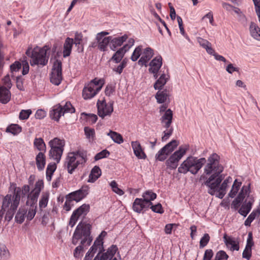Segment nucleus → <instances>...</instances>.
Returning a JSON list of instances; mask_svg holds the SVG:
<instances>
[{
  "instance_id": "f257e3e1",
  "label": "nucleus",
  "mask_w": 260,
  "mask_h": 260,
  "mask_svg": "<svg viewBox=\"0 0 260 260\" xmlns=\"http://www.w3.org/2000/svg\"><path fill=\"white\" fill-rule=\"evenodd\" d=\"M220 156L216 153H212L208 158V162L204 168V173L210 177L204 182L209 188L208 192L213 196L219 188L220 184L224 178L220 174L223 170V166L219 164Z\"/></svg>"
},
{
  "instance_id": "f03ea898",
  "label": "nucleus",
  "mask_w": 260,
  "mask_h": 260,
  "mask_svg": "<svg viewBox=\"0 0 260 260\" xmlns=\"http://www.w3.org/2000/svg\"><path fill=\"white\" fill-rule=\"evenodd\" d=\"M20 190L16 191L13 198L11 194H7L3 199L2 209L0 210V221L7 210L6 218L9 221L11 220L16 212V211L19 205V193Z\"/></svg>"
},
{
  "instance_id": "7ed1b4c3",
  "label": "nucleus",
  "mask_w": 260,
  "mask_h": 260,
  "mask_svg": "<svg viewBox=\"0 0 260 260\" xmlns=\"http://www.w3.org/2000/svg\"><path fill=\"white\" fill-rule=\"evenodd\" d=\"M204 157L198 158L192 156H188L178 168V171L180 173L186 174L188 172L193 175L198 173L199 171L206 162Z\"/></svg>"
},
{
  "instance_id": "20e7f679",
  "label": "nucleus",
  "mask_w": 260,
  "mask_h": 260,
  "mask_svg": "<svg viewBox=\"0 0 260 260\" xmlns=\"http://www.w3.org/2000/svg\"><path fill=\"white\" fill-rule=\"evenodd\" d=\"M49 50H50V47L47 45L41 48H35L31 51V48L28 49L26 51V54L31 57V60L30 62L31 66H44L46 65L49 59V56L47 55V52Z\"/></svg>"
},
{
  "instance_id": "39448f33",
  "label": "nucleus",
  "mask_w": 260,
  "mask_h": 260,
  "mask_svg": "<svg viewBox=\"0 0 260 260\" xmlns=\"http://www.w3.org/2000/svg\"><path fill=\"white\" fill-rule=\"evenodd\" d=\"M49 146L51 148L49 151V156L56 161H60L65 146V141L58 138H54L49 142Z\"/></svg>"
},
{
  "instance_id": "423d86ee",
  "label": "nucleus",
  "mask_w": 260,
  "mask_h": 260,
  "mask_svg": "<svg viewBox=\"0 0 260 260\" xmlns=\"http://www.w3.org/2000/svg\"><path fill=\"white\" fill-rule=\"evenodd\" d=\"M173 111L170 109H168L160 118L162 125L167 129H168L167 131L164 132V135L161 138L162 141L168 139L173 132V128L171 127L173 120Z\"/></svg>"
},
{
  "instance_id": "0eeeda50",
  "label": "nucleus",
  "mask_w": 260,
  "mask_h": 260,
  "mask_svg": "<svg viewBox=\"0 0 260 260\" xmlns=\"http://www.w3.org/2000/svg\"><path fill=\"white\" fill-rule=\"evenodd\" d=\"M188 149V146H180L179 149L167 160L166 164L167 168L171 169H175L178 165L179 160L185 154Z\"/></svg>"
},
{
  "instance_id": "6e6552de",
  "label": "nucleus",
  "mask_w": 260,
  "mask_h": 260,
  "mask_svg": "<svg viewBox=\"0 0 260 260\" xmlns=\"http://www.w3.org/2000/svg\"><path fill=\"white\" fill-rule=\"evenodd\" d=\"M50 82L55 85H58L62 80V62L59 59H56L52 69L50 77Z\"/></svg>"
},
{
  "instance_id": "1a4fd4ad",
  "label": "nucleus",
  "mask_w": 260,
  "mask_h": 260,
  "mask_svg": "<svg viewBox=\"0 0 260 260\" xmlns=\"http://www.w3.org/2000/svg\"><path fill=\"white\" fill-rule=\"evenodd\" d=\"M96 106L98 114L103 119L106 116H111L113 111V102L106 103L105 101L98 100Z\"/></svg>"
},
{
  "instance_id": "9d476101",
  "label": "nucleus",
  "mask_w": 260,
  "mask_h": 260,
  "mask_svg": "<svg viewBox=\"0 0 260 260\" xmlns=\"http://www.w3.org/2000/svg\"><path fill=\"white\" fill-rule=\"evenodd\" d=\"M178 145V143L176 140L171 141L159 150L155 155L156 159L159 161L165 160Z\"/></svg>"
},
{
  "instance_id": "9b49d317",
  "label": "nucleus",
  "mask_w": 260,
  "mask_h": 260,
  "mask_svg": "<svg viewBox=\"0 0 260 260\" xmlns=\"http://www.w3.org/2000/svg\"><path fill=\"white\" fill-rule=\"evenodd\" d=\"M90 206L88 204H84L77 209H76L72 213L69 221V225L73 227L79 218L83 216L84 217L89 212Z\"/></svg>"
},
{
  "instance_id": "f8f14e48",
  "label": "nucleus",
  "mask_w": 260,
  "mask_h": 260,
  "mask_svg": "<svg viewBox=\"0 0 260 260\" xmlns=\"http://www.w3.org/2000/svg\"><path fill=\"white\" fill-rule=\"evenodd\" d=\"M89 189V188L87 185H84L79 190L68 194L66 196V198L70 201H75L78 202L88 194Z\"/></svg>"
},
{
  "instance_id": "ddd939ff",
  "label": "nucleus",
  "mask_w": 260,
  "mask_h": 260,
  "mask_svg": "<svg viewBox=\"0 0 260 260\" xmlns=\"http://www.w3.org/2000/svg\"><path fill=\"white\" fill-rule=\"evenodd\" d=\"M102 84L98 87H93L92 83L86 84L82 90V96L84 100H89L93 98L102 89Z\"/></svg>"
},
{
  "instance_id": "4468645a",
  "label": "nucleus",
  "mask_w": 260,
  "mask_h": 260,
  "mask_svg": "<svg viewBox=\"0 0 260 260\" xmlns=\"http://www.w3.org/2000/svg\"><path fill=\"white\" fill-rule=\"evenodd\" d=\"M76 157L69 153L66 158L64 166L67 168L69 174H72L79 165L81 164L80 160H76Z\"/></svg>"
},
{
  "instance_id": "2eb2a0df",
  "label": "nucleus",
  "mask_w": 260,
  "mask_h": 260,
  "mask_svg": "<svg viewBox=\"0 0 260 260\" xmlns=\"http://www.w3.org/2000/svg\"><path fill=\"white\" fill-rule=\"evenodd\" d=\"M82 225V234H84L85 232H88L89 231V234L88 235H83V239L81 240L80 244L81 245H84L86 243V245L89 246L91 244V242L93 240L92 236H90L91 234V225L89 223H87L85 222H83L81 221Z\"/></svg>"
},
{
  "instance_id": "dca6fc26",
  "label": "nucleus",
  "mask_w": 260,
  "mask_h": 260,
  "mask_svg": "<svg viewBox=\"0 0 260 260\" xmlns=\"http://www.w3.org/2000/svg\"><path fill=\"white\" fill-rule=\"evenodd\" d=\"M82 225V234H84L85 232H88L89 231V234L88 235H83V239L81 240L80 244L81 245H84L86 243V245L89 246L91 244V242L93 240L92 236H90L91 234V225L89 223H87L85 222H83L81 221Z\"/></svg>"
},
{
  "instance_id": "f3484780",
  "label": "nucleus",
  "mask_w": 260,
  "mask_h": 260,
  "mask_svg": "<svg viewBox=\"0 0 260 260\" xmlns=\"http://www.w3.org/2000/svg\"><path fill=\"white\" fill-rule=\"evenodd\" d=\"M150 206L141 198H136L133 204V209L137 213H144L149 208Z\"/></svg>"
},
{
  "instance_id": "a211bd4d",
  "label": "nucleus",
  "mask_w": 260,
  "mask_h": 260,
  "mask_svg": "<svg viewBox=\"0 0 260 260\" xmlns=\"http://www.w3.org/2000/svg\"><path fill=\"white\" fill-rule=\"evenodd\" d=\"M154 55L153 50L150 47L144 49L142 53V56L139 60L138 63L139 65L146 66V63Z\"/></svg>"
},
{
  "instance_id": "6ab92c4d",
  "label": "nucleus",
  "mask_w": 260,
  "mask_h": 260,
  "mask_svg": "<svg viewBox=\"0 0 260 260\" xmlns=\"http://www.w3.org/2000/svg\"><path fill=\"white\" fill-rule=\"evenodd\" d=\"M118 249L116 245H112L107 251L100 256L101 260H117L116 257L113 258Z\"/></svg>"
},
{
  "instance_id": "aec40b11",
  "label": "nucleus",
  "mask_w": 260,
  "mask_h": 260,
  "mask_svg": "<svg viewBox=\"0 0 260 260\" xmlns=\"http://www.w3.org/2000/svg\"><path fill=\"white\" fill-rule=\"evenodd\" d=\"M128 37L126 35H124L121 37L113 38L110 40V48L113 51L119 46H121L124 42L126 41Z\"/></svg>"
},
{
  "instance_id": "412c9836",
  "label": "nucleus",
  "mask_w": 260,
  "mask_h": 260,
  "mask_svg": "<svg viewBox=\"0 0 260 260\" xmlns=\"http://www.w3.org/2000/svg\"><path fill=\"white\" fill-rule=\"evenodd\" d=\"M82 222H80L76 226L75 231L73 234L72 237V243L73 244L76 245L77 244L79 240L82 239L83 235H88L89 234V231L88 232H84V234H82V229H81Z\"/></svg>"
},
{
  "instance_id": "4be33fe9",
  "label": "nucleus",
  "mask_w": 260,
  "mask_h": 260,
  "mask_svg": "<svg viewBox=\"0 0 260 260\" xmlns=\"http://www.w3.org/2000/svg\"><path fill=\"white\" fill-rule=\"evenodd\" d=\"M162 59L160 55L154 57L149 63V72L155 73L156 71H159L162 66Z\"/></svg>"
},
{
  "instance_id": "5701e85b",
  "label": "nucleus",
  "mask_w": 260,
  "mask_h": 260,
  "mask_svg": "<svg viewBox=\"0 0 260 260\" xmlns=\"http://www.w3.org/2000/svg\"><path fill=\"white\" fill-rule=\"evenodd\" d=\"M131 145L134 154L138 158L145 159L146 158V155L143 151L141 145L138 141H132Z\"/></svg>"
},
{
  "instance_id": "b1692460",
  "label": "nucleus",
  "mask_w": 260,
  "mask_h": 260,
  "mask_svg": "<svg viewBox=\"0 0 260 260\" xmlns=\"http://www.w3.org/2000/svg\"><path fill=\"white\" fill-rule=\"evenodd\" d=\"M253 202V199H250L248 202L245 200L239 209L238 213L244 217H246L251 210Z\"/></svg>"
},
{
  "instance_id": "393cba45",
  "label": "nucleus",
  "mask_w": 260,
  "mask_h": 260,
  "mask_svg": "<svg viewBox=\"0 0 260 260\" xmlns=\"http://www.w3.org/2000/svg\"><path fill=\"white\" fill-rule=\"evenodd\" d=\"M160 77L156 81L154 84V88L155 89L160 90L166 84L167 81L169 80L170 76L168 75H166L165 73H161V71H160Z\"/></svg>"
},
{
  "instance_id": "a878e982",
  "label": "nucleus",
  "mask_w": 260,
  "mask_h": 260,
  "mask_svg": "<svg viewBox=\"0 0 260 260\" xmlns=\"http://www.w3.org/2000/svg\"><path fill=\"white\" fill-rule=\"evenodd\" d=\"M11 99V92L9 89L5 86L0 87V102L6 104L8 103Z\"/></svg>"
},
{
  "instance_id": "bb28decb",
  "label": "nucleus",
  "mask_w": 260,
  "mask_h": 260,
  "mask_svg": "<svg viewBox=\"0 0 260 260\" xmlns=\"http://www.w3.org/2000/svg\"><path fill=\"white\" fill-rule=\"evenodd\" d=\"M74 44L73 39L68 37L63 44V56L66 58L70 55L73 45Z\"/></svg>"
},
{
  "instance_id": "cd10ccee",
  "label": "nucleus",
  "mask_w": 260,
  "mask_h": 260,
  "mask_svg": "<svg viewBox=\"0 0 260 260\" xmlns=\"http://www.w3.org/2000/svg\"><path fill=\"white\" fill-rule=\"evenodd\" d=\"M63 114L64 113L62 111L61 105L59 104L54 106L53 108V109L50 111V115L51 118L56 121H58L59 118L62 115H63Z\"/></svg>"
},
{
  "instance_id": "c85d7f7f",
  "label": "nucleus",
  "mask_w": 260,
  "mask_h": 260,
  "mask_svg": "<svg viewBox=\"0 0 260 260\" xmlns=\"http://www.w3.org/2000/svg\"><path fill=\"white\" fill-rule=\"evenodd\" d=\"M102 175V171L100 167L95 166L91 170L89 175L88 182H94Z\"/></svg>"
},
{
  "instance_id": "c756f323",
  "label": "nucleus",
  "mask_w": 260,
  "mask_h": 260,
  "mask_svg": "<svg viewBox=\"0 0 260 260\" xmlns=\"http://www.w3.org/2000/svg\"><path fill=\"white\" fill-rule=\"evenodd\" d=\"M126 46H123L119 49L112 56L111 58V60L114 61L115 63H119L121 61L125 53L127 51V49H125Z\"/></svg>"
},
{
  "instance_id": "7c9ffc66",
  "label": "nucleus",
  "mask_w": 260,
  "mask_h": 260,
  "mask_svg": "<svg viewBox=\"0 0 260 260\" xmlns=\"http://www.w3.org/2000/svg\"><path fill=\"white\" fill-rule=\"evenodd\" d=\"M249 31L253 38L260 41V28L254 22H251Z\"/></svg>"
},
{
  "instance_id": "2f4dec72",
  "label": "nucleus",
  "mask_w": 260,
  "mask_h": 260,
  "mask_svg": "<svg viewBox=\"0 0 260 260\" xmlns=\"http://www.w3.org/2000/svg\"><path fill=\"white\" fill-rule=\"evenodd\" d=\"M39 195L38 193L31 191L27 196V201L26 202V205H29L31 207L37 208V203Z\"/></svg>"
},
{
  "instance_id": "473e14b6",
  "label": "nucleus",
  "mask_w": 260,
  "mask_h": 260,
  "mask_svg": "<svg viewBox=\"0 0 260 260\" xmlns=\"http://www.w3.org/2000/svg\"><path fill=\"white\" fill-rule=\"evenodd\" d=\"M27 211V210L24 206L19 208L15 217V219L16 222L22 223L24 221L25 217H26Z\"/></svg>"
},
{
  "instance_id": "72a5a7b5",
  "label": "nucleus",
  "mask_w": 260,
  "mask_h": 260,
  "mask_svg": "<svg viewBox=\"0 0 260 260\" xmlns=\"http://www.w3.org/2000/svg\"><path fill=\"white\" fill-rule=\"evenodd\" d=\"M157 195L155 193L153 192L152 190H148L145 191L143 194L142 197L141 198L142 200L144 201V202L148 203L149 205H152V201H153L156 198Z\"/></svg>"
},
{
  "instance_id": "f704fd0d",
  "label": "nucleus",
  "mask_w": 260,
  "mask_h": 260,
  "mask_svg": "<svg viewBox=\"0 0 260 260\" xmlns=\"http://www.w3.org/2000/svg\"><path fill=\"white\" fill-rule=\"evenodd\" d=\"M36 165L39 171H42L44 169L45 165L46 157L44 154L40 152L36 156Z\"/></svg>"
},
{
  "instance_id": "c9c22d12",
  "label": "nucleus",
  "mask_w": 260,
  "mask_h": 260,
  "mask_svg": "<svg viewBox=\"0 0 260 260\" xmlns=\"http://www.w3.org/2000/svg\"><path fill=\"white\" fill-rule=\"evenodd\" d=\"M197 41L201 46L206 49L208 53L211 54L214 52V49L211 47V44L208 41L201 37H198Z\"/></svg>"
},
{
  "instance_id": "e433bc0d",
  "label": "nucleus",
  "mask_w": 260,
  "mask_h": 260,
  "mask_svg": "<svg viewBox=\"0 0 260 260\" xmlns=\"http://www.w3.org/2000/svg\"><path fill=\"white\" fill-rule=\"evenodd\" d=\"M169 94L168 93V90L165 89L162 91L160 90L156 93L155 95V98L157 100V103L159 104L164 103L169 98Z\"/></svg>"
},
{
  "instance_id": "4c0bfd02",
  "label": "nucleus",
  "mask_w": 260,
  "mask_h": 260,
  "mask_svg": "<svg viewBox=\"0 0 260 260\" xmlns=\"http://www.w3.org/2000/svg\"><path fill=\"white\" fill-rule=\"evenodd\" d=\"M112 39V36L105 37L103 39L96 40L99 42V49L102 51H106L107 49L108 45L110 43V40Z\"/></svg>"
},
{
  "instance_id": "58836bf2",
  "label": "nucleus",
  "mask_w": 260,
  "mask_h": 260,
  "mask_svg": "<svg viewBox=\"0 0 260 260\" xmlns=\"http://www.w3.org/2000/svg\"><path fill=\"white\" fill-rule=\"evenodd\" d=\"M223 239L225 244L227 246L229 245H231V250H236L238 251L239 249V244L236 243L235 241H234L231 237H227L226 234H225L223 236Z\"/></svg>"
},
{
  "instance_id": "ea45409f",
  "label": "nucleus",
  "mask_w": 260,
  "mask_h": 260,
  "mask_svg": "<svg viewBox=\"0 0 260 260\" xmlns=\"http://www.w3.org/2000/svg\"><path fill=\"white\" fill-rule=\"evenodd\" d=\"M71 154H73L76 157V159L79 157H80L81 164H84L87 160V151L83 149H79L76 151L71 152Z\"/></svg>"
},
{
  "instance_id": "a19ab883",
  "label": "nucleus",
  "mask_w": 260,
  "mask_h": 260,
  "mask_svg": "<svg viewBox=\"0 0 260 260\" xmlns=\"http://www.w3.org/2000/svg\"><path fill=\"white\" fill-rule=\"evenodd\" d=\"M250 184H249L247 186L244 185L242 187L236 198L243 202L246 195H248V197H249V194L250 192Z\"/></svg>"
},
{
  "instance_id": "79ce46f5",
  "label": "nucleus",
  "mask_w": 260,
  "mask_h": 260,
  "mask_svg": "<svg viewBox=\"0 0 260 260\" xmlns=\"http://www.w3.org/2000/svg\"><path fill=\"white\" fill-rule=\"evenodd\" d=\"M107 135L110 136L115 143L120 144L123 142L122 136L120 134L116 132H113L110 130L107 134Z\"/></svg>"
},
{
  "instance_id": "37998d69",
  "label": "nucleus",
  "mask_w": 260,
  "mask_h": 260,
  "mask_svg": "<svg viewBox=\"0 0 260 260\" xmlns=\"http://www.w3.org/2000/svg\"><path fill=\"white\" fill-rule=\"evenodd\" d=\"M18 189H19V190H20V192L19 193V201L20 200L21 194H22V197H23V196H25L26 194H28V193H29V190H30V188H29V185H23L21 189L20 187H15L14 191L13 192V194H11L12 198L14 196L15 192L16 191L17 192V191H18Z\"/></svg>"
},
{
  "instance_id": "c03bdc74",
  "label": "nucleus",
  "mask_w": 260,
  "mask_h": 260,
  "mask_svg": "<svg viewBox=\"0 0 260 260\" xmlns=\"http://www.w3.org/2000/svg\"><path fill=\"white\" fill-rule=\"evenodd\" d=\"M22 131L21 127L16 124H11L6 128V132L11 133L14 135H16L20 133Z\"/></svg>"
},
{
  "instance_id": "a18cd8bd",
  "label": "nucleus",
  "mask_w": 260,
  "mask_h": 260,
  "mask_svg": "<svg viewBox=\"0 0 260 260\" xmlns=\"http://www.w3.org/2000/svg\"><path fill=\"white\" fill-rule=\"evenodd\" d=\"M242 183L238 182L237 179H235L232 186V189L229 193V196L232 198L235 197Z\"/></svg>"
},
{
  "instance_id": "49530a36",
  "label": "nucleus",
  "mask_w": 260,
  "mask_h": 260,
  "mask_svg": "<svg viewBox=\"0 0 260 260\" xmlns=\"http://www.w3.org/2000/svg\"><path fill=\"white\" fill-rule=\"evenodd\" d=\"M49 197V193L48 192H43L39 201V208L42 209L45 208L48 204Z\"/></svg>"
},
{
  "instance_id": "de8ad7c7",
  "label": "nucleus",
  "mask_w": 260,
  "mask_h": 260,
  "mask_svg": "<svg viewBox=\"0 0 260 260\" xmlns=\"http://www.w3.org/2000/svg\"><path fill=\"white\" fill-rule=\"evenodd\" d=\"M34 146L39 151H46V144L41 138H35L34 142Z\"/></svg>"
},
{
  "instance_id": "09e8293b",
  "label": "nucleus",
  "mask_w": 260,
  "mask_h": 260,
  "mask_svg": "<svg viewBox=\"0 0 260 260\" xmlns=\"http://www.w3.org/2000/svg\"><path fill=\"white\" fill-rule=\"evenodd\" d=\"M56 169L55 163H50L46 169V178L48 181L51 179L52 175Z\"/></svg>"
},
{
  "instance_id": "8fccbe9b",
  "label": "nucleus",
  "mask_w": 260,
  "mask_h": 260,
  "mask_svg": "<svg viewBox=\"0 0 260 260\" xmlns=\"http://www.w3.org/2000/svg\"><path fill=\"white\" fill-rule=\"evenodd\" d=\"M61 108L64 114L65 113H73L75 112V109L70 102H67L64 105H61Z\"/></svg>"
},
{
  "instance_id": "3c124183",
  "label": "nucleus",
  "mask_w": 260,
  "mask_h": 260,
  "mask_svg": "<svg viewBox=\"0 0 260 260\" xmlns=\"http://www.w3.org/2000/svg\"><path fill=\"white\" fill-rule=\"evenodd\" d=\"M142 46H139L135 48L131 57L132 61H135L137 60L142 54Z\"/></svg>"
},
{
  "instance_id": "603ef678",
  "label": "nucleus",
  "mask_w": 260,
  "mask_h": 260,
  "mask_svg": "<svg viewBox=\"0 0 260 260\" xmlns=\"http://www.w3.org/2000/svg\"><path fill=\"white\" fill-rule=\"evenodd\" d=\"M9 254V252L5 245L0 244V259L7 258Z\"/></svg>"
},
{
  "instance_id": "864d4df0",
  "label": "nucleus",
  "mask_w": 260,
  "mask_h": 260,
  "mask_svg": "<svg viewBox=\"0 0 260 260\" xmlns=\"http://www.w3.org/2000/svg\"><path fill=\"white\" fill-rule=\"evenodd\" d=\"M44 187V182L42 180H39L36 182L35 188L34 189L31 190L32 192L38 193V194L40 193V192L42 188Z\"/></svg>"
},
{
  "instance_id": "5fc2aeb1",
  "label": "nucleus",
  "mask_w": 260,
  "mask_h": 260,
  "mask_svg": "<svg viewBox=\"0 0 260 260\" xmlns=\"http://www.w3.org/2000/svg\"><path fill=\"white\" fill-rule=\"evenodd\" d=\"M110 152L106 149L103 150L102 151L98 153L94 156V160L95 161L99 160L103 158H106L109 156Z\"/></svg>"
},
{
  "instance_id": "6e6d98bb",
  "label": "nucleus",
  "mask_w": 260,
  "mask_h": 260,
  "mask_svg": "<svg viewBox=\"0 0 260 260\" xmlns=\"http://www.w3.org/2000/svg\"><path fill=\"white\" fill-rule=\"evenodd\" d=\"M82 115H84L86 120L91 123H94L98 120V116L94 114L82 113Z\"/></svg>"
},
{
  "instance_id": "4d7b16f0",
  "label": "nucleus",
  "mask_w": 260,
  "mask_h": 260,
  "mask_svg": "<svg viewBox=\"0 0 260 260\" xmlns=\"http://www.w3.org/2000/svg\"><path fill=\"white\" fill-rule=\"evenodd\" d=\"M229 258V255L223 250H220L218 251L215 256L216 260H227Z\"/></svg>"
},
{
  "instance_id": "13d9d810",
  "label": "nucleus",
  "mask_w": 260,
  "mask_h": 260,
  "mask_svg": "<svg viewBox=\"0 0 260 260\" xmlns=\"http://www.w3.org/2000/svg\"><path fill=\"white\" fill-rule=\"evenodd\" d=\"M31 113L32 111L30 109L22 110L19 113V118L20 120L27 119Z\"/></svg>"
},
{
  "instance_id": "bf43d9fd",
  "label": "nucleus",
  "mask_w": 260,
  "mask_h": 260,
  "mask_svg": "<svg viewBox=\"0 0 260 260\" xmlns=\"http://www.w3.org/2000/svg\"><path fill=\"white\" fill-rule=\"evenodd\" d=\"M210 240V236L208 234H205L200 241V248H202L206 246Z\"/></svg>"
},
{
  "instance_id": "052dcab7",
  "label": "nucleus",
  "mask_w": 260,
  "mask_h": 260,
  "mask_svg": "<svg viewBox=\"0 0 260 260\" xmlns=\"http://www.w3.org/2000/svg\"><path fill=\"white\" fill-rule=\"evenodd\" d=\"M149 208L154 212L160 214L164 213V210L162 209V206L160 203H158L155 205H153L152 204V205L150 206Z\"/></svg>"
},
{
  "instance_id": "680f3d73",
  "label": "nucleus",
  "mask_w": 260,
  "mask_h": 260,
  "mask_svg": "<svg viewBox=\"0 0 260 260\" xmlns=\"http://www.w3.org/2000/svg\"><path fill=\"white\" fill-rule=\"evenodd\" d=\"M84 132L85 135H86V137L87 139H90L93 138L94 135H95V132L94 129L93 128H90L87 126H85L84 127Z\"/></svg>"
},
{
  "instance_id": "e2e57ef3",
  "label": "nucleus",
  "mask_w": 260,
  "mask_h": 260,
  "mask_svg": "<svg viewBox=\"0 0 260 260\" xmlns=\"http://www.w3.org/2000/svg\"><path fill=\"white\" fill-rule=\"evenodd\" d=\"M36 209L37 208L36 207H30V208L28 210L27 214H26V217L28 220H31V219H33L36 213Z\"/></svg>"
},
{
  "instance_id": "0e129e2a",
  "label": "nucleus",
  "mask_w": 260,
  "mask_h": 260,
  "mask_svg": "<svg viewBox=\"0 0 260 260\" xmlns=\"http://www.w3.org/2000/svg\"><path fill=\"white\" fill-rule=\"evenodd\" d=\"M83 35L81 33L76 32L75 35L74 40V44L76 46L80 45V43L82 42Z\"/></svg>"
},
{
  "instance_id": "69168bd1",
  "label": "nucleus",
  "mask_w": 260,
  "mask_h": 260,
  "mask_svg": "<svg viewBox=\"0 0 260 260\" xmlns=\"http://www.w3.org/2000/svg\"><path fill=\"white\" fill-rule=\"evenodd\" d=\"M254 245V242L253 241V237L252 232H249L248 234V238L247 239V243L245 247L251 249L252 247Z\"/></svg>"
},
{
  "instance_id": "338daca9",
  "label": "nucleus",
  "mask_w": 260,
  "mask_h": 260,
  "mask_svg": "<svg viewBox=\"0 0 260 260\" xmlns=\"http://www.w3.org/2000/svg\"><path fill=\"white\" fill-rule=\"evenodd\" d=\"M213 254L214 253L212 249H206L205 251L203 260H211L213 256Z\"/></svg>"
},
{
  "instance_id": "774afa93",
  "label": "nucleus",
  "mask_w": 260,
  "mask_h": 260,
  "mask_svg": "<svg viewBox=\"0 0 260 260\" xmlns=\"http://www.w3.org/2000/svg\"><path fill=\"white\" fill-rule=\"evenodd\" d=\"M22 64L18 61H16L11 65L10 68L12 72H17L21 68Z\"/></svg>"
}]
</instances>
